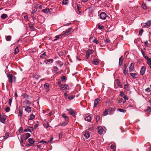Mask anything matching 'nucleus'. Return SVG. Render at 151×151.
I'll list each match as a JSON object with an SVG mask.
<instances>
[{
	"label": "nucleus",
	"mask_w": 151,
	"mask_h": 151,
	"mask_svg": "<svg viewBox=\"0 0 151 151\" xmlns=\"http://www.w3.org/2000/svg\"><path fill=\"white\" fill-rule=\"evenodd\" d=\"M56 64L60 67H62L63 64V62L59 60L56 62Z\"/></svg>",
	"instance_id": "33"
},
{
	"label": "nucleus",
	"mask_w": 151,
	"mask_h": 151,
	"mask_svg": "<svg viewBox=\"0 0 151 151\" xmlns=\"http://www.w3.org/2000/svg\"><path fill=\"white\" fill-rule=\"evenodd\" d=\"M104 41H105V42H106L108 43H109L110 42V40H109L108 39H104Z\"/></svg>",
	"instance_id": "64"
},
{
	"label": "nucleus",
	"mask_w": 151,
	"mask_h": 151,
	"mask_svg": "<svg viewBox=\"0 0 151 151\" xmlns=\"http://www.w3.org/2000/svg\"><path fill=\"white\" fill-rule=\"evenodd\" d=\"M127 84L124 85V89L126 91H129V85L128 84V83L127 82Z\"/></svg>",
	"instance_id": "31"
},
{
	"label": "nucleus",
	"mask_w": 151,
	"mask_h": 151,
	"mask_svg": "<svg viewBox=\"0 0 151 151\" xmlns=\"http://www.w3.org/2000/svg\"><path fill=\"white\" fill-rule=\"evenodd\" d=\"M34 23L32 22H30L29 24V28L31 29H32V31H33V29L34 28L33 27Z\"/></svg>",
	"instance_id": "26"
},
{
	"label": "nucleus",
	"mask_w": 151,
	"mask_h": 151,
	"mask_svg": "<svg viewBox=\"0 0 151 151\" xmlns=\"http://www.w3.org/2000/svg\"><path fill=\"white\" fill-rule=\"evenodd\" d=\"M68 124L67 122H63L62 123V124H60V126H61L64 127L66 125Z\"/></svg>",
	"instance_id": "61"
},
{
	"label": "nucleus",
	"mask_w": 151,
	"mask_h": 151,
	"mask_svg": "<svg viewBox=\"0 0 151 151\" xmlns=\"http://www.w3.org/2000/svg\"><path fill=\"white\" fill-rule=\"evenodd\" d=\"M142 7L144 10H145L147 8L146 6V5L145 4H143L142 5Z\"/></svg>",
	"instance_id": "55"
},
{
	"label": "nucleus",
	"mask_w": 151,
	"mask_h": 151,
	"mask_svg": "<svg viewBox=\"0 0 151 151\" xmlns=\"http://www.w3.org/2000/svg\"><path fill=\"white\" fill-rule=\"evenodd\" d=\"M68 0H63L62 1V3L64 4L67 5L68 2Z\"/></svg>",
	"instance_id": "52"
},
{
	"label": "nucleus",
	"mask_w": 151,
	"mask_h": 151,
	"mask_svg": "<svg viewBox=\"0 0 151 151\" xmlns=\"http://www.w3.org/2000/svg\"><path fill=\"white\" fill-rule=\"evenodd\" d=\"M24 139L26 140L29 137L31 136V134L29 133H26L24 134Z\"/></svg>",
	"instance_id": "28"
},
{
	"label": "nucleus",
	"mask_w": 151,
	"mask_h": 151,
	"mask_svg": "<svg viewBox=\"0 0 151 151\" xmlns=\"http://www.w3.org/2000/svg\"><path fill=\"white\" fill-rule=\"evenodd\" d=\"M75 97V96L71 95L68 97L67 98L69 100H71Z\"/></svg>",
	"instance_id": "49"
},
{
	"label": "nucleus",
	"mask_w": 151,
	"mask_h": 151,
	"mask_svg": "<svg viewBox=\"0 0 151 151\" xmlns=\"http://www.w3.org/2000/svg\"><path fill=\"white\" fill-rule=\"evenodd\" d=\"M106 17V14L105 12H102L100 14V17L102 19H105Z\"/></svg>",
	"instance_id": "4"
},
{
	"label": "nucleus",
	"mask_w": 151,
	"mask_h": 151,
	"mask_svg": "<svg viewBox=\"0 0 151 151\" xmlns=\"http://www.w3.org/2000/svg\"><path fill=\"white\" fill-rule=\"evenodd\" d=\"M92 50H90L89 51H87L86 52V58L88 59L89 58L90 54L92 53Z\"/></svg>",
	"instance_id": "15"
},
{
	"label": "nucleus",
	"mask_w": 151,
	"mask_h": 151,
	"mask_svg": "<svg viewBox=\"0 0 151 151\" xmlns=\"http://www.w3.org/2000/svg\"><path fill=\"white\" fill-rule=\"evenodd\" d=\"M44 88L46 89V92H48L50 90L49 88V85L47 83H46L44 84Z\"/></svg>",
	"instance_id": "21"
},
{
	"label": "nucleus",
	"mask_w": 151,
	"mask_h": 151,
	"mask_svg": "<svg viewBox=\"0 0 151 151\" xmlns=\"http://www.w3.org/2000/svg\"><path fill=\"white\" fill-rule=\"evenodd\" d=\"M28 141L29 144H31L32 145H33V144L35 142V141L34 140L33 138H30L28 139Z\"/></svg>",
	"instance_id": "25"
},
{
	"label": "nucleus",
	"mask_w": 151,
	"mask_h": 151,
	"mask_svg": "<svg viewBox=\"0 0 151 151\" xmlns=\"http://www.w3.org/2000/svg\"><path fill=\"white\" fill-rule=\"evenodd\" d=\"M9 134L8 133H6L5 136L3 137L4 138V139H6L9 137Z\"/></svg>",
	"instance_id": "51"
},
{
	"label": "nucleus",
	"mask_w": 151,
	"mask_h": 151,
	"mask_svg": "<svg viewBox=\"0 0 151 151\" xmlns=\"http://www.w3.org/2000/svg\"><path fill=\"white\" fill-rule=\"evenodd\" d=\"M98 28L100 29H102L104 27L103 26H100L99 24H98L97 25Z\"/></svg>",
	"instance_id": "56"
},
{
	"label": "nucleus",
	"mask_w": 151,
	"mask_h": 151,
	"mask_svg": "<svg viewBox=\"0 0 151 151\" xmlns=\"http://www.w3.org/2000/svg\"><path fill=\"white\" fill-rule=\"evenodd\" d=\"M23 110L22 108L20 109L19 107V116H21L22 115Z\"/></svg>",
	"instance_id": "27"
},
{
	"label": "nucleus",
	"mask_w": 151,
	"mask_h": 151,
	"mask_svg": "<svg viewBox=\"0 0 151 151\" xmlns=\"http://www.w3.org/2000/svg\"><path fill=\"white\" fill-rule=\"evenodd\" d=\"M97 129H98V133L100 134H101L104 131V129L102 127L100 126L98 127Z\"/></svg>",
	"instance_id": "11"
},
{
	"label": "nucleus",
	"mask_w": 151,
	"mask_h": 151,
	"mask_svg": "<svg viewBox=\"0 0 151 151\" xmlns=\"http://www.w3.org/2000/svg\"><path fill=\"white\" fill-rule=\"evenodd\" d=\"M117 110L121 112L125 113L126 112V110L125 109L120 108L118 109Z\"/></svg>",
	"instance_id": "38"
},
{
	"label": "nucleus",
	"mask_w": 151,
	"mask_h": 151,
	"mask_svg": "<svg viewBox=\"0 0 151 151\" xmlns=\"http://www.w3.org/2000/svg\"><path fill=\"white\" fill-rule=\"evenodd\" d=\"M22 18H24V19L25 20H27L28 19V16L27 14L26 13H23L22 15Z\"/></svg>",
	"instance_id": "29"
},
{
	"label": "nucleus",
	"mask_w": 151,
	"mask_h": 151,
	"mask_svg": "<svg viewBox=\"0 0 151 151\" xmlns=\"http://www.w3.org/2000/svg\"><path fill=\"white\" fill-rule=\"evenodd\" d=\"M10 108L9 107L7 106L5 109V110L6 112H8L10 111Z\"/></svg>",
	"instance_id": "57"
},
{
	"label": "nucleus",
	"mask_w": 151,
	"mask_h": 151,
	"mask_svg": "<svg viewBox=\"0 0 151 151\" xmlns=\"http://www.w3.org/2000/svg\"><path fill=\"white\" fill-rule=\"evenodd\" d=\"M53 60L52 59H50L46 60L44 61L46 64H50V63H52Z\"/></svg>",
	"instance_id": "22"
},
{
	"label": "nucleus",
	"mask_w": 151,
	"mask_h": 151,
	"mask_svg": "<svg viewBox=\"0 0 151 151\" xmlns=\"http://www.w3.org/2000/svg\"><path fill=\"white\" fill-rule=\"evenodd\" d=\"M73 32L72 30V28L70 27L69 28L68 30H66L63 33L60 34V35H63V37L65 35L67 36L71 34Z\"/></svg>",
	"instance_id": "1"
},
{
	"label": "nucleus",
	"mask_w": 151,
	"mask_h": 151,
	"mask_svg": "<svg viewBox=\"0 0 151 151\" xmlns=\"http://www.w3.org/2000/svg\"><path fill=\"white\" fill-rule=\"evenodd\" d=\"M111 149H113L114 151H116V145L115 144L113 145L112 144L111 145L110 147Z\"/></svg>",
	"instance_id": "37"
},
{
	"label": "nucleus",
	"mask_w": 151,
	"mask_h": 151,
	"mask_svg": "<svg viewBox=\"0 0 151 151\" xmlns=\"http://www.w3.org/2000/svg\"><path fill=\"white\" fill-rule=\"evenodd\" d=\"M62 117H63L66 120H68L69 119L68 117V116H66V115L65 114H62Z\"/></svg>",
	"instance_id": "46"
},
{
	"label": "nucleus",
	"mask_w": 151,
	"mask_h": 151,
	"mask_svg": "<svg viewBox=\"0 0 151 151\" xmlns=\"http://www.w3.org/2000/svg\"><path fill=\"white\" fill-rule=\"evenodd\" d=\"M12 97L10 98L9 99V104L10 106H11V103L12 102Z\"/></svg>",
	"instance_id": "54"
},
{
	"label": "nucleus",
	"mask_w": 151,
	"mask_h": 151,
	"mask_svg": "<svg viewBox=\"0 0 151 151\" xmlns=\"http://www.w3.org/2000/svg\"><path fill=\"white\" fill-rule=\"evenodd\" d=\"M100 101V99L99 98H97L96 99L94 102V107L95 108L97 106L99 101Z\"/></svg>",
	"instance_id": "6"
},
{
	"label": "nucleus",
	"mask_w": 151,
	"mask_h": 151,
	"mask_svg": "<svg viewBox=\"0 0 151 151\" xmlns=\"http://www.w3.org/2000/svg\"><path fill=\"white\" fill-rule=\"evenodd\" d=\"M11 36H6V40L7 41H9L11 40Z\"/></svg>",
	"instance_id": "44"
},
{
	"label": "nucleus",
	"mask_w": 151,
	"mask_h": 151,
	"mask_svg": "<svg viewBox=\"0 0 151 151\" xmlns=\"http://www.w3.org/2000/svg\"><path fill=\"white\" fill-rule=\"evenodd\" d=\"M92 63L94 65H98L99 64V61L97 60L96 59H94L92 62Z\"/></svg>",
	"instance_id": "30"
},
{
	"label": "nucleus",
	"mask_w": 151,
	"mask_h": 151,
	"mask_svg": "<svg viewBox=\"0 0 151 151\" xmlns=\"http://www.w3.org/2000/svg\"><path fill=\"white\" fill-rule=\"evenodd\" d=\"M146 70V68L145 66H142L140 72V75H143L145 73Z\"/></svg>",
	"instance_id": "5"
},
{
	"label": "nucleus",
	"mask_w": 151,
	"mask_h": 151,
	"mask_svg": "<svg viewBox=\"0 0 151 151\" xmlns=\"http://www.w3.org/2000/svg\"><path fill=\"white\" fill-rule=\"evenodd\" d=\"M128 70L127 69V67L125 66L123 67V73L125 76L128 75L129 74L128 73Z\"/></svg>",
	"instance_id": "14"
},
{
	"label": "nucleus",
	"mask_w": 151,
	"mask_h": 151,
	"mask_svg": "<svg viewBox=\"0 0 151 151\" xmlns=\"http://www.w3.org/2000/svg\"><path fill=\"white\" fill-rule=\"evenodd\" d=\"M149 37L150 39H151V29H149Z\"/></svg>",
	"instance_id": "53"
},
{
	"label": "nucleus",
	"mask_w": 151,
	"mask_h": 151,
	"mask_svg": "<svg viewBox=\"0 0 151 151\" xmlns=\"http://www.w3.org/2000/svg\"><path fill=\"white\" fill-rule=\"evenodd\" d=\"M134 63H131L129 65V71L131 72L134 70Z\"/></svg>",
	"instance_id": "7"
},
{
	"label": "nucleus",
	"mask_w": 151,
	"mask_h": 151,
	"mask_svg": "<svg viewBox=\"0 0 151 151\" xmlns=\"http://www.w3.org/2000/svg\"><path fill=\"white\" fill-rule=\"evenodd\" d=\"M61 88H64L65 89L68 90L69 89V87L66 84H62V86L61 87Z\"/></svg>",
	"instance_id": "13"
},
{
	"label": "nucleus",
	"mask_w": 151,
	"mask_h": 151,
	"mask_svg": "<svg viewBox=\"0 0 151 151\" xmlns=\"http://www.w3.org/2000/svg\"><path fill=\"white\" fill-rule=\"evenodd\" d=\"M50 11L49 9L48 8H46L43 9L42 10V12L45 13H47Z\"/></svg>",
	"instance_id": "42"
},
{
	"label": "nucleus",
	"mask_w": 151,
	"mask_h": 151,
	"mask_svg": "<svg viewBox=\"0 0 151 151\" xmlns=\"http://www.w3.org/2000/svg\"><path fill=\"white\" fill-rule=\"evenodd\" d=\"M23 102L26 106H29L31 104V102L28 100H25Z\"/></svg>",
	"instance_id": "10"
},
{
	"label": "nucleus",
	"mask_w": 151,
	"mask_h": 151,
	"mask_svg": "<svg viewBox=\"0 0 151 151\" xmlns=\"http://www.w3.org/2000/svg\"><path fill=\"white\" fill-rule=\"evenodd\" d=\"M118 86H120L121 88H122V86L120 82H117L116 83Z\"/></svg>",
	"instance_id": "60"
},
{
	"label": "nucleus",
	"mask_w": 151,
	"mask_h": 151,
	"mask_svg": "<svg viewBox=\"0 0 151 151\" xmlns=\"http://www.w3.org/2000/svg\"><path fill=\"white\" fill-rule=\"evenodd\" d=\"M19 52V50L18 48V47H17L15 49L14 54H17Z\"/></svg>",
	"instance_id": "50"
},
{
	"label": "nucleus",
	"mask_w": 151,
	"mask_h": 151,
	"mask_svg": "<svg viewBox=\"0 0 151 151\" xmlns=\"http://www.w3.org/2000/svg\"><path fill=\"white\" fill-rule=\"evenodd\" d=\"M141 52L142 54V55H143V57L146 60L147 59L149 58V57L148 56L146 55L145 52L143 50H142V49L141 50Z\"/></svg>",
	"instance_id": "23"
},
{
	"label": "nucleus",
	"mask_w": 151,
	"mask_h": 151,
	"mask_svg": "<svg viewBox=\"0 0 151 151\" xmlns=\"http://www.w3.org/2000/svg\"><path fill=\"white\" fill-rule=\"evenodd\" d=\"M123 61V56L122 55L119 59V66H121L122 65Z\"/></svg>",
	"instance_id": "20"
},
{
	"label": "nucleus",
	"mask_w": 151,
	"mask_h": 151,
	"mask_svg": "<svg viewBox=\"0 0 151 151\" xmlns=\"http://www.w3.org/2000/svg\"><path fill=\"white\" fill-rule=\"evenodd\" d=\"M46 56H47V55L46 54L45 52H44L43 53L41 54L40 56V58H44L45 57H46Z\"/></svg>",
	"instance_id": "45"
},
{
	"label": "nucleus",
	"mask_w": 151,
	"mask_h": 151,
	"mask_svg": "<svg viewBox=\"0 0 151 151\" xmlns=\"http://www.w3.org/2000/svg\"><path fill=\"white\" fill-rule=\"evenodd\" d=\"M120 96L122 97L125 100H127L128 99V97L125 95L123 92L121 91L120 92Z\"/></svg>",
	"instance_id": "9"
},
{
	"label": "nucleus",
	"mask_w": 151,
	"mask_h": 151,
	"mask_svg": "<svg viewBox=\"0 0 151 151\" xmlns=\"http://www.w3.org/2000/svg\"><path fill=\"white\" fill-rule=\"evenodd\" d=\"M151 24V20L148 21L147 22L145 23H143V24H144L143 26L144 27L149 26Z\"/></svg>",
	"instance_id": "18"
},
{
	"label": "nucleus",
	"mask_w": 151,
	"mask_h": 151,
	"mask_svg": "<svg viewBox=\"0 0 151 151\" xmlns=\"http://www.w3.org/2000/svg\"><path fill=\"white\" fill-rule=\"evenodd\" d=\"M108 111L107 109H106L103 112V116H105L107 115L108 114Z\"/></svg>",
	"instance_id": "47"
},
{
	"label": "nucleus",
	"mask_w": 151,
	"mask_h": 151,
	"mask_svg": "<svg viewBox=\"0 0 151 151\" xmlns=\"http://www.w3.org/2000/svg\"><path fill=\"white\" fill-rule=\"evenodd\" d=\"M7 15L5 14H3L1 16V18L2 19H5L6 18H7Z\"/></svg>",
	"instance_id": "41"
},
{
	"label": "nucleus",
	"mask_w": 151,
	"mask_h": 151,
	"mask_svg": "<svg viewBox=\"0 0 151 151\" xmlns=\"http://www.w3.org/2000/svg\"><path fill=\"white\" fill-rule=\"evenodd\" d=\"M147 60V64L151 68V58H149Z\"/></svg>",
	"instance_id": "36"
},
{
	"label": "nucleus",
	"mask_w": 151,
	"mask_h": 151,
	"mask_svg": "<svg viewBox=\"0 0 151 151\" xmlns=\"http://www.w3.org/2000/svg\"><path fill=\"white\" fill-rule=\"evenodd\" d=\"M143 30L142 29H140L139 32V35H141L142 34V33L143 32Z\"/></svg>",
	"instance_id": "62"
},
{
	"label": "nucleus",
	"mask_w": 151,
	"mask_h": 151,
	"mask_svg": "<svg viewBox=\"0 0 151 151\" xmlns=\"http://www.w3.org/2000/svg\"><path fill=\"white\" fill-rule=\"evenodd\" d=\"M67 78L65 76H63L61 78V81L63 83H65L66 82V80Z\"/></svg>",
	"instance_id": "35"
},
{
	"label": "nucleus",
	"mask_w": 151,
	"mask_h": 151,
	"mask_svg": "<svg viewBox=\"0 0 151 151\" xmlns=\"http://www.w3.org/2000/svg\"><path fill=\"white\" fill-rule=\"evenodd\" d=\"M6 119V117L5 116H3L2 117L1 114H0V121L1 122L4 124H5V123Z\"/></svg>",
	"instance_id": "12"
},
{
	"label": "nucleus",
	"mask_w": 151,
	"mask_h": 151,
	"mask_svg": "<svg viewBox=\"0 0 151 151\" xmlns=\"http://www.w3.org/2000/svg\"><path fill=\"white\" fill-rule=\"evenodd\" d=\"M144 111L145 112H151V107H150L149 106H147V108L144 110Z\"/></svg>",
	"instance_id": "39"
},
{
	"label": "nucleus",
	"mask_w": 151,
	"mask_h": 151,
	"mask_svg": "<svg viewBox=\"0 0 151 151\" xmlns=\"http://www.w3.org/2000/svg\"><path fill=\"white\" fill-rule=\"evenodd\" d=\"M22 96L23 98H25L27 99H28V98L29 96V95L27 94L24 93L22 94Z\"/></svg>",
	"instance_id": "34"
},
{
	"label": "nucleus",
	"mask_w": 151,
	"mask_h": 151,
	"mask_svg": "<svg viewBox=\"0 0 151 151\" xmlns=\"http://www.w3.org/2000/svg\"><path fill=\"white\" fill-rule=\"evenodd\" d=\"M35 117V116L32 114H31L30 115V118L28 119V121L30 120H32Z\"/></svg>",
	"instance_id": "40"
},
{
	"label": "nucleus",
	"mask_w": 151,
	"mask_h": 151,
	"mask_svg": "<svg viewBox=\"0 0 151 151\" xmlns=\"http://www.w3.org/2000/svg\"><path fill=\"white\" fill-rule=\"evenodd\" d=\"M25 108V111L28 113H30L31 111V107H30L29 106H24Z\"/></svg>",
	"instance_id": "8"
},
{
	"label": "nucleus",
	"mask_w": 151,
	"mask_h": 151,
	"mask_svg": "<svg viewBox=\"0 0 151 151\" xmlns=\"http://www.w3.org/2000/svg\"><path fill=\"white\" fill-rule=\"evenodd\" d=\"M44 126L46 128H48L49 127V124L48 123L44 124H43Z\"/></svg>",
	"instance_id": "58"
},
{
	"label": "nucleus",
	"mask_w": 151,
	"mask_h": 151,
	"mask_svg": "<svg viewBox=\"0 0 151 151\" xmlns=\"http://www.w3.org/2000/svg\"><path fill=\"white\" fill-rule=\"evenodd\" d=\"M130 75L134 79H136L138 77V75L136 73H130Z\"/></svg>",
	"instance_id": "16"
},
{
	"label": "nucleus",
	"mask_w": 151,
	"mask_h": 151,
	"mask_svg": "<svg viewBox=\"0 0 151 151\" xmlns=\"http://www.w3.org/2000/svg\"><path fill=\"white\" fill-rule=\"evenodd\" d=\"M58 70V69L57 67L54 66L52 69V71L53 73L56 74L58 73L57 71Z\"/></svg>",
	"instance_id": "19"
},
{
	"label": "nucleus",
	"mask_w": 151,
	"mask_h": 151,
	"mask_svg": "<svg viewBox=\"0 0 151 151\" xmlns=\"http://www.w3.org/2000/svg\"><path fill=\"white\" fill-rule=\"evenodd\" d=\"M28 131L31 133L33 130V128L32 127H28Z\"/></svg>",
	"instance_id": "43"
},
{
	"label": "nucleus",
	"mask_w": 151,
	"mask_h": 151,
	"mask_svg": "<svg viewBox=\"0 0 151 151\" xmlns=\"http://www.w3.org/2000/svg\"><path fill=\"white\" fill-rule=\"evenodd\" d=\"M84 136L86 139L88 138L90 136L89 131H86L85 134H84Z\"/></svg>",
	"instance_id": "24"
},
{
	"label": "nucleus",
	"mask_w": 151,
	"mask_h": 151,
	"mask_svg": "<svg viewBox=\"0 0 151 151\" xmlns=\"http://www.w3.org/2000/svg\"><path fill=\"white\" fill-rule=\"evenodd\" d=\"M108 111L109 112L110 114H112V112H114L115 111V109L114 108L111 107H109L107 109Z\"/></svg>",
	"instance_id": "17"
},
{
	"label": "nucleus",
	"mask_w": 151,
	"mask_h": 151,
	"mask_svg": "<svg viewBox=\"0 0 151 151\" xmlns=\"http://www.w3.org/2000/svg\"><path fill=\"white\" fill-rule=\"evenodd\" d=\"M60 36H63V35H59L55 36V39H54L53 41H55L58 40L60 38Z\"/></svg>",
	"instance_id": "48"
},
{
	"label": "nucleus",
	"mask_w": 151,
	"mask_h": 151,
	"mask_svg": "<svg viewBox=\"0 0 151 151\" xmlns=\"http://www.w3.org/2000/svg\"><path fill=\"white\" fill-rule=\"evenodd\" d=\"M66 110L69 111V113L73 116H75V113L74 110L70 108L69 109H67Z\"/></svg>",
	"instance_id": "3"
},
{
	"label": "nucleus",
	"mask_w": 151,
	"mask_h": 151,
	"mask_svg": "<svg viewBox=\"0 0 151 151\" xmlns=\"http://www.w3.org/2000/svg\"><path fill=\"white\" fill-rule=\"evenodd\" d=\"M67 91H65V93H64V96H65V99H67V97L68 96V95L67 94Z\"/></svg>",
	"instance_id": "63"
},
{
	"label": "nucleus",
	"mask_w": 151,
	"mask_h": 151,
	"mask_svg": "<svg viewBox=\"0 0 151 151\" xmlns=\"http://www.w3.org/2000/svg\"><path fill=\"white\" fill-rule=\"evenodd\" d=\"M91 117L90 116H87L85 118V120L86 121L88 122H90L91 120Z\"/></svg>",
	"instance_id": "32"
},
{
	"label": "nucleus",
	"mask_w": 151,
	"mask_h": 151,
	"mask_svg": "<svg viewBox=\"0 0 151 151\" xmlns=\"http://www.w3.org/2000/svg\"><path fill=\"white\" fill-rule=\"evenodd\" d=\"M7 76L8 78V81L9 83H12L13 82V75L7 73Z\"/></svg>",
	"instance_id": "2"
},
{
	"label": "nucleus",
	"mask_w": 151,
	"mask_h": 151,
	"mask_svg": "<svg viewBox=\"0 0 151 151\" xmlns=\"http://www.w3.org/2000/svg\"><path fill=\"white\" fill-rule=\"evenodd\" d=\"M23 129L22 127H20L18 129V131L19 133H22V132Z\"/></svg>",
	"instance_id": "59"
}]
</instances>
